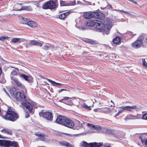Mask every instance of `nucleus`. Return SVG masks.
<instances>
[{
    "label": "nucleus",
    "instance_id": "f257e3e1",
    "mask_svg": "<svg viewBox=\"0 0 147 147\" xmlns=\"http://www.w3.org/2000/svg\"><path fill=\"white\" fill-rule=\"evenodd\" d=\"M85 25L87 26H94L97 31L103 32L106 34H109V30L112 26L111 22L108 19L106 20L104 24L100 21L91 20L86 22Z\"/></svg>",
    "mask_w": 147,
    "mask_h": 147
},
{
    "label": "nucleus",
    "instance_id": "f03ea898",
    "mask_svg": "<svg viewBox=\"0 0 147 147\" xmlns=\"http://www.w3.org/2000/svg\"><path fill=\"white\" fill-rule=\"evenodd\" d=\"M19 97L20 99L23 101L22 103V107L25 109H26L29 111V113L33 114V112L32 111L33 109V105L29 102L25 101L26 100V96L25 92H26V90L24 86L20 83H19Z\"/></svg>",
    "mask_w": 147,
    "mask_h": 147
},
{
    "label": "nucleus",
    "instance_id": "7ed1b4c3",
    "mask_svg": "<svg viewBox=\"0 0 147 147\" xmlns=\"http://www.w3.org/2000/svg\"><path fill=\"white\" fill-rule=\"evenodd\" d=\"M3 118L6 120L14 121L17 119L18 115L13 109L9 108L6 114L3 117Z\"/></svg>",
    "mask_w": 147,
    "mask_h": 147
},
{
    "label": "nucleus",
    "instance_id": "20e7f679",
    "mask_svg": "<svg viewBox=\"0 0 147 147\" xmlns=\"http://www.w3.org/2000/svg\"><path fill=\"white\" fill-rule=\"evenodd\" d=\"M17 143L15 141L0 140V146L3 147H16Z\"/></svg>",
    "mask_w": 147,
    "mask_h": 147
},
{
    "label": "nucleus",
    "instance_id": "39448f33",
    "mask_svg": "<svg viewBox=\"0 0 147 147\" xmlns=\"http://www.w3.org/2000/svg\"><path fill=\"white\" fill-rule=\"evenodd\" d=\"M120 109L119 110V113H121L125 111H132L135 110L138 111L140 109L136 105H132V106H123L119 107Z\"/></svg>",
    "mask_w": 147,
    "mask_h": 147
},
{
    "label": "nucleus",
    "instance_id": "423d86ee",
    "mask_svg": "<svg viewBox=\"0 0 147 147\" xmlns=\"http://www.w3.org/2000/svg\"><path fill=\"white\" fill-rule=\"evenodd\" d=\"M103 144L101 142L91 143L89 144L85 141H83L80 144V147H100Z\"/></svg>",
    "mask_w": 147,
    "mask_h": 147
},
{
    "label": "nucleus",
    "instance_id": "0eeeda50",
    "mask_svg": "<svg viewBox=\"0 0 147 147\" xmlns=\"http://www.w3.org/2000/svg\"><path fill=\"white\" fill-rule=\"evenodd\" d=\"M56 6V3L53 1L50 0L44 4L42 8L44 9H53L55 8Z\"/></svg>",
    "mask_w": 147,
    "mask_h": 147
},
{
    "label": "nucleus",
    "instance_id": "6e6552de",
    "mask_svg": "<svg viewBox=\"0 0 147 147\" xmlns=\"http://www.w3.org/2000/svg\"><path fill=\"white\" fill-rule=\"evenodd\" d=\"M39 115L40 117H43L49 121L52 120L53 117L52 114L50 112H42L39 113Z\"/></svg>",
    "mask_w": 147,
    "mask_h": 147
},
{
    "label": "nucleus",
    "instance_id": "1a4fd4ad",
    "mask_svg": "<svg viewBox=\"0 0 147 147\" xmlns=\"http://www.w3.org/2000/svg\"><path fill=\"white\" fill-rule=\"evenodd\" d=\"M60 3L61 6H69L75 5L76 4V2L75 0L66 1H61Z\"/></svg>",
    "mask_w": 147,
    "mask_h": 147
},
{
    "label": "nucleus",
    "instance_id": "9d476101",
    "mask_svg": "<svg viewBox=\"0 0 147 147\" xmlns=\"http://www.w3.org/2000/svg\"><path fill=\"white\" fill-rule=\"evenodd\" d=\"M11 95L16 100H18V88L13 87L10 92Z\"/></svg>",
    "mask_w": 147,
    "mask_h": 147
},
{
    "label": "nucleus",
    "instance_id": "9b49d317",
    "mask_svg": "<svg viewBox=\"0 0 147 147\" xmlns=\"http://www.w3.org/2000/svg\"><path fill=\"white\" fill-rule=\"evenodd\" d=\"M63 125L69 128H72L74 127V123L71 120L67 118Z\"/></svg>",
    "mask_w": 147,
    "mask_h": 147
},
{
    "label": "nucleus",
    "instance_id": "f8f14e48",
    "mask_svg": "<svg viewBox=\"0 0 147 147\" xmlns=\"http://www.w3.org/2000/svg\"><path fill=\"white\" fill-rule=\"evenodd\" d=\"M20 77L28 82H31L33 81V78L31 76H28L24 74H19Z\"/></svg>",
    "mask_w": 147,
    "mask_h": 147
},
{
    "label": "nucleus",
    "instance_id": "ddd939ff",
    "mask_svg": "<svg viewBox=\"0 0 147 147\" xmlns=\"http://www.w3.org/2000/svg\"><path fill=\"white\" fill-rule=\"evenodd\" d=\"M66 117L62 115H58L56 119V122L58 123L63 125Z\"/></svg>",
    "mask_w": 147,
    "mask_h": 147
},
{
    "label": "nucleus",
    "instance_id": "4468645a",
    "mask_svg": "<svg viewBox=\"0 0 147 147\" xmlns=\"http://www.w3.org/2000/svg\"><path fill=\"white\" fill-rule=\"evenodd\" d=\"M143 45V42L141 40H136L132 43L131 46L133 48L137 49Z\"/></svg>",
    "mask_w": 147,
    "mask_h": 147
},
{
    "label": "nucleus",
    "instance_id": "2eb2a0df",
    "mask_svg": "<svg viewBox=\"0 0 147 147\" xmlns=\"http://www.w3.org/2000/svg\"><path fill=\"white\" fill-rule=\"evenodd\" d=\"M104 14L100 12H94V17L95 18L102 20L105 18Z\"/></svg>",
    "mask_w": 147,
    "mask_h": 147
},
{
    "label": "nucleus",
    "instance_id": "dca6fc26",
    "mask_svg": "<svg viewBox=\"0 0 147 147\" xmlns=\"http://www.w3.org/2000/svg\"><path fill=\"white\" fill-rule=\"evenodd\" d=\"M94 12H84L83 14L84 17L86 18H94Z\"/></svg>",
    "mask_w": 147,
    "mask_h": 147
},
{
    "label": "nucleus",
    "instance_id": "f3484780",
    "mask_svg": "<svg viewBox=\"0 0 147 147\" xmlns=\"http://www.w3.org/2000/svg\"><path fill=\"white\" fill-rule=\"evenodd\" d=\"M26 24L29 27L32 28L37 27L38 26V25L36 22L34 21L30 20L28 19Z\"/></svg>",
    "mask_w": 147,
    "mask_h": 147
},
{
    "label": "nucleus",
    "instance_id": "a211bd4d",
    "mask_svg": "<svg viewBox=\"0 0 147 147\" xmlns=\"http://www.w3.org/2000/svg\"><path fill=\"white\" fill-rule=\"evenodd\" d=\"M22 3H19V11L22 10H27L30 11L32 9L31 7L30 6H22Z\"/></svg>",
    "mask_w": 147,
    "mask_h": 147
},
{
    "label": "nucleus",
    "instance_id": "6ab92c4d",
    "mask_svg": "<svg viewBox=\"0 0 147 147\" xmlns=\"http://www.w3.org/2000/svg\"><path fill=\"white\" fill-rule=\"evenodd\" d=\"M61 146H65L66 147H73L72 145L65 141H62L59 142Z\"/></svg>",
    "mask_w": 147,
    "mask_h": 147
},
{
    "label": "nucleus",
    "instance_id": "aec40b11",
    "mask_svg": "<svg viewBox=\"0 0 147 147\" xmlns=\"http://www.w3.org/2000/svg\"><path fill=\"white\" fill-rule=\"evenodd\" d=\"M28 19L26 18H23L21 16H19V21H20V24H26Z\"/></svg>",
    "mask_w": 147,
    "mask_h": 147
},
{
    "label": "nucleus",
    "instance_id": "412c9836",
    "mask_svg": "<svg viewBox=\"0 0 147 147\" xmlns=\"http://www.w3.org/2000/svg\"><path fill=\"white\" fill-rule=\"evenodd\" d=\"M35 135L37 136L39 139L42 141L45 140V135L42 133H35Z\"/></svg>",
    "mask_w": 147,
    "mask_h": 147
},
{
    "label": "nucleus",
    "instance_id": "4be33fe9",
    "mask_svg": "<svg viewBox=\"0 0 147 147\" xmlns=\"http://www.w3.org/2000/svg\"><path fill=\"white\" fill-rule=\"evenodd\" d=\"M112 110L109 108L105 107L102 108V113L107 114L110 113Z\"/></svg>",
    "mask_w": 147,
    "mask_h": 147
},
{
    "label": "nucleus",
    "instance_id": "5701e85b",
    "mask_svg": "<svg viewBox=\"0 0 147 147\" xmlns=\"http://www.w3.org/2000/svg\"><path fill=\"white\" fill-rule=\"evenodd\" d=\"M134 115L129 114L127 115V116L124 118L125 120H131V119H135Z\"/></svg>",
    "mask_w": 147,
    "mask_h": 147
},
{
    "label": "nucleus",
    "instance_id": "b1692460",
    "mask_svg": "<svg viewBox=\"0 0 147 147\" xmlns=\"http://www.w3.org/2000/svg\"><path fill=\"white\" fill-rule=\"evenodd\" d=\"M69 12H67L60 14L59 16V18L60 19H63L65 18L67 16L69 15Z\"/></svg>",
    "mask_w": 147,
    "mask_h": 147
},
{
    "label": "nucleus",
    "instance_id": "393cba45",
    "mask_svg": "<svg viewBox=\"0 0 147 147\" xmlns=\"http://www.w3.org/2000/svg\"><path fill=\"white\" fill-rule=\"evenodd\" d=\"M120 39L118 36H116L113 40V42L115 44H119L120 42Z\"/></svg>",
    "mask_w": 147,
    "mask_h": 147
},
{
    "label": "nucleus",
    "instance_id": "a878e982",
    "mask_svg": "<svg viewBox=\"0 0 147 147\" xmlns=\"http://www.w3.org/2000/svg\"><path fill=\"white\" fill-rule=\"evenodd\" d=\"M1 131L4 133L6 134L9 135H11L12 134L11 131L9 129H3L1 130Z\"/></svg>",
    "mask_w": 147,
    "mask_h": 147
},
{
    "label": "nucleus",
    "instance_id": "bb28decb",
    "mask_svg": "<svg viewBox=\"0 0 147 147\" xmlns=\"http://www.w3.org/2000/svg\"><path fill=\"white\" fill-rule=\"evenodd\" d=\"M69 98L67 100H65V104H67L68 105H71L73 103L72 102L71 100V99H72L71 98L69 97Z\"/></svg>",
    "mask_w": 147,
    "mask_h": 147
},
{
    "label": "nucleus",
    "instance_id": "cd10ccee",
    "mask_svg": "<svg viewBox=\"0 0 147 147\" xmlns=\"http://www.w3.org/2000/svg\"><path fill=\"white\" fill-rule=\"evenodd\" d=\"M47 80L49 82H51L54 86H56L57 85H58L59 86H61L62 85V84L61 83L56 82H55L49 79H48Z\"/></svg>",
    "mask_w": 147,
    "mask_h": 147
},
{
    "label": "nucleus",
    "instance_id": "c85d7f7f",
    "mask_svg": "<svg viewBox=\"0 0 147 147\" xmlns=\"http://www.w3.org/2000/svg\"><path fill=\"white\" fill-rule=\"evenodd\" d=\"M11 78L12 80V83L14 84H16L17 86L18 85V79L13 78L12 77H11Z\"/></svg>",
    "mask_w": 147,
    "mask_h": 147
},
{
    "label": "nucleus",
    "instance_id": "c756f323",
    "mask_svg": "<svg viewBox=\"0 0 147 147\" xmlns=\"http://www.w3.org/2000/svg\"><path fill=\"white\" fill-rule=\"evenodd\" d=\"M83 107L84 108L86 109L89 110H90L91 109V108H90L91 106H88L85 103H84L83 104Z\"/></svg>",
    "mask_w": 147,
    "mask_h": 147
},
{
    "label": "nucleus",
    "instance_id": "7c9ffc66",
    "mask_svg": "<svg viewBox=\"0 0 147 147\" xmlns=\"http://www.w3.org/2000/svg\"><path fill=\"white\" fill-rule=\"evenodd\" d=\"M9 37L7 36H0V40L1 41H4L5 40L8 39Z\"/></svg>",
    "mask_w": 147,
    "mask_h": 147
},
{
    "label": "nucleus",
    "instance_id": "2f4dec72",
    "mask_svg": "<svg viewBox=\"0 0 147 147\" xmlns=\"http://www.w3.org/2000/svg\"><path fill=\"white\" fill-rule=\"evenodd\" d=\"M142 65L143 66L147 68V63L146 62L145 59H142Z\"/></svg>",
    "mask_w": 147,
    "mask_h": 147
},
{
    "label": "nucleus",
    "instance_id": "473e14b6",
    "mask_svg": "<svg viewBox=\"0 0 147 147\" xmlns=\"http://www.w3.org/2000/svg\"><path fill=\"white\" fill-rule=\"evenodd\" d=\"M93 129L99 131L101 129V127L98 125H94Z\"/></svg>",
    "mask_w": 147,
    "mask_h": 147
},
{
    "label": "nucleus",
    "instance_id": "72a5a7b5",
    "mask_svg": "<svg viewBox=\"0 0 147 147\" xmlns=\"http://www.w3.org/2000/svg\"><path fill=\"white\" fill-rule=\"evenodd\" d=\"M50 45H46L43 47L42 48L45 50H48L50 49Z\"/></svg>",
    "mask_w": 147,
    "mask_h": 147
},
{
    "label": "nucleus",
    "instance_id": "f704fd0d",
    "mask_svg": "<svg viewBox=\"0 0 147 147\" xmlns=\"http://www.w3.org/2000/svg\"><path fill=\"white\" fill-rule=\"evenodd\" d=\"M69 98L68 97H64L61 100H59V102H63L65 103V100H67Z\"/></svg>",
    "mask_w": 147,
    "mask_h": 147
},
{
    "label": "nucleus",
    "instance_id": "c9c22d12",
    "mask_svg": "<svg viewBox=\"0 0 147 147\" xmlns=\"http://www.w3.org/2000/svg\"><path fill=\"white\" fill-rule=\"evenodd\" d=\"M144 38V36L143 35H140L138 38H137V40H141L142 42Z\"/></svg>",
    "mask_w": 147,
    "mask_h": 147
},
{
    "label": "nucleus",
    "instance_id": "e433bc0d",
    "mask_svg": "<svg viewBox=\"0 0 147 147\" xmlns=\"http://www.w3.org/2000/svg\"><path fill=\"white\" fill-rule=\"evenodd\" d=\"M142 144L146 146H147V140L145 139L144 140H142Z\"/></svg>",
    "mask_w": 147,
    "mask_h": 147
},
{
    "label": "nucleus",
    "instance_id": "4c0bfd02",
    "mask_svg": "<svg viewBox=\"0 0 147 147\" xmlns=\"http://www.w3.org/2000/svg\"><path fill=\"white\" fill-rule=\"evenodd\" d=\"M142 119L147 120V113L143 114L141 117Z\"/></svg>",
    "mask_w": 147,
    "mask_h": 147
},
{
    "label": "nucleus",
    "instance_id": "58836bf2",
    "mask_svg": "<svg viewBox=\"0 0 147 147\" xmlns=\"http://www.w3.org/2000/svg\"><path fill=\"white\" fill-rule=\"evenodd\" d=\"M11 41L15 43L16 42H17L18 41V38H13L12 39Z\"/></svg>",
    "mask_w": 147,
    "mask_h": 147
},
{
    "label": "nucleus",
    "instance_id": "ea45409f",
    "mask_svg": "<svg viewBox=\"0 0 147 147\" xmlns=\"http://www.w3.org/2000/svg\"><path fill=\"white\" fill-rule=\"evenodd\" d=\"M37 41L35 40H32L31 41V44L34 45H36V43H37Z\"/></svg>",
    "mask_w": 147,
    "mask_h": 147
},
{
    "label": "nucleus",
    "instance_id": "a19ab883",
    "mask_svg": "<svg viewBox=\"0 0 147 147\" xmlns=\"http://www.w3.org/2000/svg\"><path fill=\"white\" fill-rule=\"evenodd\" d=\"M135 119H139L140 118L141 115L140 114H137L136 115H134Z\"/></svg>",
    "mask_w": 147,
    "mask_h": 147
},
{
    "label": "nucleus",
    "instance_id": "79ce46f5",
    "mask_svg": "<svg viewBox=\"0 0 147 147\" xmlns=\"http://www.w3.org/2000/svg\"><path fill=\"white\" fill-rule=\"evenodd\" d=\"M11 74L12 75H16L18 74V73L15 71H13L11 72Z\"/></svg>",
    "mask_w": 147,
    "mask_h": 147
},
{
    "label": "nucleus",
    "instance_id": "37998d69",
    "mask_svg": "<svg viewBox=\"0 0 147 147\" xmlns=\"http://www.w3.org/2000/svg\"><path fill=\"white\" fill-rule=\"evenodd\" d=\"M63 91H67V92H69V91L66 89H61L59 90H58V92L59 93H60L61 92Z\"/></svg>",
    "mask_w": 147,
    "mask_h": 147
},
{
    "label": "nucleus",
    "instance_id": "c03bdc74",
    "mask_svg": "<svg viewBox=\"0 0 147 147\" xmlns=\"http://www.w3.org/2000/svg\"><path fill=\"white\" fill-rule=\"evenodd\" d=\"M121 12H123V13H126V14H129V15H131V14L129 13L128 12H127V11H124L123 10H121Z\"/></svg>",
    "mask_w": 147,
    "mask_h": 147
},
{
    "label": "nucleus",
    "instance_id": "a18cd8bd",
    "mask_svg": "<svg viewBox=\"0 0 147 147\" xmlns=\"http://www.w3.org/2000/svg\"><path fill=\"white\" fill-rule=\"evenodd\" d=\"M128 34L131 37H133L135 34H134L132 32H129L128 33Z\"/></svg>",
    "mask_w": 147,
    "mask_h": 147
},
{
    "label": "nucleus",
    "instance_id": "49530a36",
    "mask_svg": "<svg viewBox=\"0 0 147 147\" xmlns=\"http://www.w3.org/2000/svg\"><path fill=\"white\" fill-rule=\"evenodd\" d=\"M36 45L40 47H42V44L39 42H37L36 43Z\"/></svg>",
    "mask_w": 147,
    "mask_h": 147
},
{
    "label": "nucleus",
    "instance_id": "de8ad7c7",
    "mask_svg": "<svg viewBox=\"0 0 147 147\" xmlns=\"http://www.w3.org/2000/svg\"><path fill=\"white\" fill-rule=\"evenodd\" d=\"M87 125L88 126L90 127L92 129H93L94 125H92L90 123H88L87 124Z\"/></svg>",
    "mask_w": 147,
    "mask_h": 147
},
{
    "label": "nucleus",
    "instance_id": "09e8293b",
    "mask_svg": "<svg viewBox=\"0 0 147 147\" xmlns=\"http://www.w3.org/2000/svg\"><path fill=\"white\" fill-rule=\"evenodd\" d=\"M103 147H111L110 145L109 144H104Z\"/></svg>",
    "mask_w": 147,
    "mask_h": 147
},
{
    "label": "nucleus",
    "instance_id": "8fccbe9b",
    "mask_svg": "<svg viewBox=\"0 0 147 147\" xmlns=\"http://www.w3.org/2000/svg\"><path fill=\"white\" fill-rule=\"evenodd\" d=\"M30 116L29 115V113L28 112H26V113L25 114V117L26 118H28Z\"/></svg>",
    "mask_w": 147,
    "mask_h": 147
},
{
    "label": "nucleus",
    "instance_id": "3c124183",
    "mask_svg": "<svg viewBox=\"0 0 147 147\" xmlns=\"http://www.w3.org/2000/svg\"><path fill=\"white\" fill-rule=\"evenodd\" d=\"M102 108H97V112L102 113Z\"/></svg>",
    "mask_w": 147,
    "mask_h": 147
},
{
    "label": "nucleus",
    "instance_id": "603ef678",
    "mask_svg": "<svg viewBox=\"0 0 147 147\" xmlns=\"http://www.w3.org/2000/svg\"><path fill=\"white\" fill-rule=\"evenodd\" d=\"M19 42H22V41L24 42V41H25V39H20V38H19Z\"/></svg>",
    "mask_w": 147,
    "mask_h": 147
},
{
    "label": "nucleus",
    "instance_id": "864d4df0",
    "mask_svg": "<svg viewBox=\"0 0 147 147\" xmlns=\"http://www.w3.org/2000/svg\"><path fill=\"white\" fill-rule=\"evenodd\" d=\"M89 43L91 44H95V42L93 41H88Z\"/></svg>",
    "mask_w": 147,
    "mask_h": 147
},
{
    "label": "nucleus",
    "instance_id": "5fc2aeb1",
    "mask_svg": "<svg viewBox=\"0 0 147 147\" xmlns=\"http://www.w3.org/2000/svg\"><path fill=\"white\" fill-rule=\"evenodd\" d=\"M3 91L5 92V93L7 94L9 96V94H8V93L6 91V89H5V88H3Z\"/></svg>",
    "mask_w": 147,
    "mask_h": 147
},
{
    "label": "nucleus",
    "instance_id": "6e6d98bb",
    "mask_svg": "<svg viewBox=\"0 0 147 147\" xmlns=\"http://www.w3.org/2000/svg\"><path fill=\"white\" fill-rule=\"evenodd\" d=\"M111 102H112L113 104H114V105H110V106L111 107H115V105L114 104V102H113V101L112 100H111Z\"/></svg>",
    "mask_w": 147,
    "mask_h": 147
},
{
    "label": "nucleus",
    "instance_id": "4d7b16f0",
    "mask_svg": "<svg viewBox=\"0 0 147 147\" xmlns=\"http://www.w3.org/2000/svg\"><path fill=\"white\" fill-rule=\"evenodd\" d=\"M83 1H84V2H88V4L89 5H92V4H91V2H87L86 1H85V0H83Z\"/></svg>",
    "mask_w": 147,
    "mask_h": 147
},
{
    "label": "nucleus",
    "instance_id": "13d9d810",
    "mask_svg": "<svg viewBox=\"0 0 147 147\" xmlns=\"http://www.w3.org/2000/svg\"><path fill=\"white\" fill-rule=\"evenodd\" d=\"M120 113H119V111H118V113L115 114V116H118L119 115Z\"/></svg>",
    "mask_w": 147,
    "mask_h": 147
},
{
    "label": "nucleus",
    "instance_id": "bf43d9fd",
    "mask_svg": "<svg viewBox=\"0 0 147 147\" xmlns=\"http://www.w3.org/2000/svg\"><path fill=\"white\" fill-rule=\"evenodd\" d=\"M94 111L95 112H97V108L94 109Z\"/></svg>",
    "mask_w": 147,
    "mask_h": 147
},
{
    "label": "nucleus",
    "instance_id": "052dcab7",
    "mask_svg": "<svg viewBox=\"0 0 147 147\" xmlns=\"http://www.w3.org/2000/svg\"><path fill=\"white\" fill-rule=\"evenodd\" d=\"M0 138H4L0 134Z\"/></svg>",
    "mask_w": 147,
    "mask_h": 147
},
{
    "label": "nucleus",
    "instance_id": "680f3d73",
    "mask_svg": "<svg viewBox=\"0 0 147 147\" xmlns=\"http://www.w3.org/2000/svg\"><path fill=\"white\" fill-rule=\"evenodd\" d=\"M77 4H80V2L79 1H77Z\"/></svg>",
    "mask_w": 147,
    "mask_h": 147
},
{
    "label": "nucleus",
    "instance_id": "e2e57ef3",
    "mask_svg": "<svg viewBox=\"0 0 147 147\" xmlns=\"http://www.w3.org/2000/svg\"><path fill=\"white\" fill-rule=\"evenodd\" d=\"M90 102H91L92 103L93 102H92V100H90Z\"/></svg>",
    "mask_w": 147,
    "mask_h": 147
},
{
    "label": "nucleus",
    "instance_id": "0e129e2a",
    "mask_svg": "<svg viewBox=\"0 0 147 147\" xmlns=\"http://www.w3.org/2000/svg\"><path fill=\"white\" fill-rule=\"evenodd\" d=\"M121 10H117V11H118L120 12H121Z\"/></svg>",
    "mask_w": 147,
    "mask_h": 147
},
{
    "label": "nucleus",
    "instance_id": "69168bd1",
    "mask_svg": "<svg viewBox=\"0 0 147 147\" xmlns=\"http://www.w3.org/2000/svg\"><path fill=\"white\" fill-rule=\"evenodd\" d=\"M118 10V9H115V10H114L117 11V10Z\"/></svg>",
    "mask_w": 147,
    "mask_h": 147
},
{
    "label": "nucleus",
    "instance_id": "338daca9",
    "mask_svg": "<svg viewBox=\"0 0 147 147\" xmlns=\"http://www.w3.org/2000/svg\"><path fill=\"white\" fill-rule=\"evenodd\" d=\"M67 135H68V136L69 135V134H67Z\"/></svg>",
    "mask_w": 147,
    "mask_h": 147
}]
</instances>
